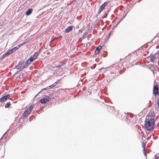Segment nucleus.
Instances as JSON below:
<instances>
[{
  "label": "nucleus",
  "mask_w": 159,
  "mask_h": 159,
  "mask_svg": "<svg viewBox=\"0 0 159 159\" xmlns=\"http://www.w3.org/2000/svg\"><path fill=\"white\" fill-rule=\"evenodd\" d=\"M155 113L152 111H150L147 116L145 120L144 127L149 131H152L154 129L155 123Z\"/></svg>",
  "instance_id": "1"
},
{
  "label": "nucleus",
  "mask_w": 159,
  "mask_h": 159,
  "mask_svg": "<svg viewBox=\"0 0 159 159\" xmlns=\"http://www.w3.org/2000/svg\"><path fill=\"white\" fill-rule=\"evenodd\" d=\"M39 54V53H35L34 55H31L27 61L25 63L24 65L23 66L22 69L25 68L28 66L31 63L33 62L34 60L36 59L38 56Z\"/></svg>",
  "instance_id": "2"
},
{
  "label": "nucleus",
  "mask_w": 159,
  "mask_h": 159,
  "mask_svg": "<svg viewBox=\"0 0 159 159\" xmlns=\"http://www.w3.org/2000/svg\"><path fill=\"white\" fill-rule=\"evenodd\" d=\"M34 106L33 105H31L25 111L23 114V116L24 117H26L28 116L30 114L31 111H32Z\"/></svg>",
  "instance_id": "3"
},
{
  "label": "nucleus",
  "mask_w": 159,
  "mask_h": 159,
  "mask_svg": "<svg viewBox=\"0 0 159 159\" xmlns=\"http://www.w3.org/2000/svg\"><path fill=\"white\" fill-rule=\"evenodd\" d=\"M153 93L154 96L159 95V85L157 84L154 85L153 89Z\"/></svg>",
  "instance_id": "4"
},
{
  "label": "nucleus",
  "mask_w": 159,
  "mask_h": 159,
  "mask_svg": "<svg viewBox=\"0 0 159 159\" xmlns=\"http://www.w3.org/2000/svg\"><path fill=\"white\" fill-rule=\"evenodd\" d=\"M159 56V51L157 52L154 54L148 57H150V61L152 62H154L156 59Z\"/></svg>",
  "instance_id": "5"
},
{
  "label": "nucleus",
  "mask_w": 159,
  "mask_h": 159,
  "mask_svg": "<svg viewBox=\"0 0 159 159\" xmlns=\"http://www.w3.org/2000/svg\"><path fill=\"white\" fill-rule=\"evenodd\" d=\"M109 2H104L100 7L98 9V13L100 14L101 12L103 10L105 7L108 4Z\"/></svg>",
  "instance_id": "6"
},
{
  "label": "nucleus",
  "mask_w": 159,
  "mask_h": 159,
  "mask_svg": "<svg viewBox=\"0 0 159 159\" xmlns=\"http://www.w3.org/2000/svg\"><path fill=\"white\" fill-rule=\"evenodd\" d=\"M50 99V97L47 96L45 98L41 99L40 100V102L42 103H44L48 102Z\"/></svg>",
  "instance_id": "7"
},
{
  "label": "nucleus",
  "mask_w": 159,
  "mask_h": 159,
  "mask_svg": "<svg viewBox=\"0 0 159 159\" xmlns=\"http://www.w3.org/2000/svg\"><path fill=\"white\" fill-rule=\"evenodd\" d=\"M10 97V96L9 94L5 96L0 98V101L1 102H4L6 101Z\"/></svg>",
  "instance_id": "8"
},
{
  "label": "nucleus",
  "mask_w": 159,
  "mask_h": 159,
  "mask_svg": "<svg viewBox=\"0 0 159 159\" xmlns=\"http://www.w3.org/2000/svg\"><path fill=\"white\" fill-rule=\"evenodd\" d=\"M12 51L11 49L9 50H8L6 53H5L3 55V57H6L9 55V54L12 53Z\"/></svg>",
  "instance_id": "9"
},
{
  "label": "nucleus",
  "mask_w": 159,
  "mask_h": 159,
  "mask_svg": "<svg viewBox=\"0 0 159 159\" xmlns=\"http://www.w3.org/2000/svg\"><path fill=\"white\" fill-rule=\"evenodd\" d=\"M102 48V47L101 46H99L98 47L95 51V53L97 54H98L99 53L100 51Z\"/></svg>",
  "instance_id": "10"
},
{
  "label": "nucleus",
  "mask_w": 159,
  "mask_h": 159,
  "mask_svg": "<svg viewBox=\"0 0 159 159\" xmlns=\"http://www.w3.org/2000/svg\"><path fill=\"white\" fill-rule=\"evenodd\" d=\"M24 63V62L23 61L20 62L16 66V68L17 69H20L22 66V65Z\"/></svg>",
  "instance_id": "11"
},
{
  "label": "nucleus",
  "mask_w": 159,
  "mask_h": 159,
  "mask_svg": "<svg viewBox=\"0 0 159 159\" xmlns=\"http://www.w3.org/2000/svg\"><path fill=\"white\" fill-rule=\"evenodd\" d=\"M72 30V26H70L68 27L65 30V32L66 33Z\"/></svg>",
  "instance_id": "12"
},
{
  "label": "nucleus",
  "mask_w": 159,
  "mask_h": 159,
  "mask_svg": "<svg viewBox=\"0 0 159 159\" xmlns=\"http://www.w3.org/2000/svg\"><path fill=\"white\" fill-rule=\"evenodd\" d=\"M21 44L19 45L18 46H16L11 49V50L12 51L13 53L16 51L17 49H18L20 47V46H21Z\"/></svg>",
  "instance_id": "13"
},
{
  "label": "nucleus",
  "mask_w": 159,
  "mask_h": 159,
  "mask_svg": "<svg viewBox=\"0 0 159 159\" xmlns=\"http://www.w3.org/2000/svg\"><path fill=\"white\" fill-rule=\"evenodd\" d=\"M33 11L32 9H29L26 12V15L28 16L30 15Z\"/></svg>",
  "instance_id": "14"
},
{
  "label": "nucleus",
  "mask_w": 159,
  "mask_h": 159,
  "mask_svg": "<svg viewBox=\"0 0 159 159\" xmlns=\"http://www.w3.org/2000/svg\"><path fill=\"white\" fill-rule=\"evenodd\" d=\"M11 104L10 102H8L5 105V108H8L9 107Z\"/></svg>",
  "instance_id": "15"
},
{
  "label": "nucleus",
  "mask_w": 159,
  "mask_h": 159,
  "mask_svg": "<svg viewBox=\"0 0 159 159\" xmlns=\"http://www.w3.org/2000/svg\"><path fill=\"white\" fill-rule=\"evenodd\" d=\"M57 83V82H56L54 84L52 85H51L49 86V87H50L51 88H52V87H55L56 85V83Z\"/></svg>",
  "instance_id": "16"
},
{
  "label": "nucleus",
  "mask_w": 159,
  "mask_h": 159,
  "mask_svg": "<svg viewBox=\"0 0 159 159\" xmlns=\"http://www.w3.org/2000/svg\"><path fill=\"white\" fill-rule=\"evenodd\" d=\"M143 152L144 153V154H145V155L146 156V153H145V148H143Z\"/></svg>",
  "instance_id": "17"
},
{
  "label": "nucleus",
  "mask_w": 159,
  "mask_h": 159,
  "mask_svg": "<svg viewBox=\"0 0 159 159\" xmlns=\"http://www.w3.org/2000/svg\"><path fill=\"white\" fill-rule=\"evenodd\" d=\"M58 39V37H55L54 38V39H53L52 40V41H53L54 40H55V39Z\"/></svg>",
  "instance_id": "18"
},
{
  "label": "nucleus",
  "mask_w": 159,
  "mask_h": 159,
  "mask_svg": "<svg viewBox=\"0 0 159 159\" xmlns=\"http://www.w3.org/2000/svg\"><path fill=\"white\" fill-rule=\"evenodd\" d=\"M145 145L144 144H143V146H142V147H143V148H145Z\"/></svg>",
  "instance_id": "19"
},
{
  "label": "nucleus",
  "mask_w": 159,
  "mask_h": 159,
  "mask_svg": "<svg viewBox=\"0 0 159 159\" xmlns=\"http://www.w3.org/2000/svg\"><path fill=\"white\" fill-rule=\"evenodd\" d=\"M48 89H48H47V88H44V89H42V90H41V91H42V90H45L47 89Z\"/></svg>",
  "instance_id": "20"
},
{
  "label": "nucleus",
  "mask_w": 159,
  "mask_h": 159,
  "mask_svg": "<svg viewBox=\"0 0 159 159\" xmlns=\"http://www.w3.org/2000/svg\"><path fill=\"white\" fill-rule=\"evenodd\" d=\"M46 54H47L48 55H49L50 54V52H47L46 53Z\"/></svg>",
  "instance_id": "21"
},
{
  "label": "nucleus",
  "mask_w": 159,
  "mask_h": 159,
  "mask_svg": "<svg viewBox=\"0 0 159 159\" xmlns=\"http://www.w3.org/2000/svg\"><path fill=\"white\" fill-rule=\"evenodd\" d=\"M79 31V32H80L81 33L82 32V30H80Z\"/></svg>",
  "instance_id": "22"
},
{
  "label": "nucleus",
  "mask_w": 159,
  "mask_h": 159,
  "mask_svg": "<svg viewBox=\"0 0 159 159\" xmlns=\"http://www.w3.org/2000/svg\"><path fill=\"white\" fill-rule=\"evenodd\" d=\"M159 157V156L158 157H157V158H155V159H157Z\"/></svg>",
  "instance_id": "23"
}]
</instances>
